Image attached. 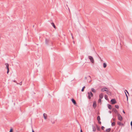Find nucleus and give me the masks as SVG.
<instances>
[{"instance_id":"f257e3e1","label":"nucleus","mask_w":132,"mask_h":132,"mask_svg":"<svg viewBox=\"0 0 132 132\" xmlns=\"http://www.w3.org/2000/svg\"><path fill=\"white\" fill-rule=\"evenodd\" d=\"M88 58L90 60V61L92 63H94V60L93 57L91 56H89Z\"/></svg>"},{"instance_id":"f03ea898","label":"nucleus","mask_w":132,"mask_h":132,"mask_svg":"<svg viewBox=\"0 0 132 132\" xmlns=\"http://www.w3.org/2000/svg\"><path fill=\"white\" fill-rule=\"evenodd\" d=\"M118 119L120 121H122V117L120 114H118Z\"/></svg>"},{"instance_id":"7ed1b4c3","label":"nucleus","mask_w":132,"mask_h":132,"mask_svg":"<svg viewBox=\"0 0 132 132\" xmlns=\"http://www.w3.org/2000/svg\"><path fill=\"white\" fill-rule=\"evenodd\" d=\"M101 90L103 92H104L105 91L108 92L109 91V90L108 88L105 87H104L102 88L101 89Z\"/></svg>"},{"instance_id":"20e7f679","label":"nucleus","mask_w":132,"mask_h":132,"mask_svg":"<svg viewBox=\"0 0 132 132\" xmlns=\"http://www.w3.org/2000/svg\"><path fill=\"white\" fill-rule=\"evenodd\" d=\"M88 98L89 99L91 98V97H92L93 96V94L91 92H88Z\"/></svg>"},{"instance_id":"39448f33","label":"nucleus","mask_w":132,"mask_h":132,"mask_svg":"<svg viewBox=\"0 0 132 132\" xmlns=\"http://www.w3.org/2000/svg\"><path fill=\"white\" fill-rule=\"evenodd\" d=\"M111 102L112 104H115L116 103V101L114 99H112L111 100Z\"/></svg>"},{"instance_id":"423d86ee","label":"nucleus","mask_w":132,"mask_h":132,"mask_svg":"<svg viewBox=\"0 0 132 132\" xmlns=\"http://www.w3.org/2000/svg\"><path fill=\"white\" fill-rule=\"evenodd\" d=\"M43 117L46 120L47 118V115L46 113H44L43 115Z\"/></svg>"},{"instance_id":"0eeeda50","label":"nucleus","mask_w":132,"mask_h":132,"mask_svg":"<svg viewBox=\"0 0 132 132\" xmlns=\"http://www.w3.org/2000/svg\"><path fill=\"white\" fill-rule=\"evenodd\" d=\"M93 107L94 108H95L96 106V103L95 101H94L93 102Z\"/></svg>"},{"instance_id":"6e6552de","label":"nucleus","mask_w":132,"mask_h":132,"mask_svg":"<svg viewBox=\"0 0 132 132\" xmlns=\"http://www.w3.org/2000/svg\"><path fill=\"white\" fill-rule=\"evenodd\" d=\"M50 40L49 39H46L45 40V43L46 44H47L49 42Z\"/></svg>"},{"instance_id":"1a4fd4ad","label":"nucleus","mask_w":132,"mask_h":132,"mask_svg":"<svg viewBox=\"0 0 132 132\" xmlns=\"http://www.w3.org/2000/svg\"><path fill=\"white\" fill-rule=\"evenodd\" d=\"M71 101L72 103L76 105V102L73 99H72Z\"/></svg>"},{"instance_id":"9d476101","label":"nucleus","mask_w":132,"mask_h":132,"mask_svg":"<svg viewBox=\"0 0 132 132\" xmlns=\"http://www.w3.org/2000/svg\"><path fill=\"white\" fill-rule=\"evenodd\" d=\"M103 97V95L102 94H101L99 95V97L100 98H102Z\"/></svg>"},{"instance_id":"9b49d317","label":"nucleus","mask_w":132,"mask_h":132,"mask_svg":"<svg viewBox=\"0 0 132 132\" xmlns=\"http://www.w3.org/2000/svg\"><path fill=\"white\" fill-rule=\"evenodd\" d=\"M5 65H6V68L7 69H9V64L7 63H6Z\"/></svg>"},{"instance_id":"f8f14e48","label":"nucleus","mask_w":132,"mask_h":132,"mask_svg":"<svg viewBox=\"0 0 132 132\" xmlns=\"http://www.w3.org/2000/svg\"><path fill=\"white\" fill-rule=\"evenodd\" d=\"M108 107L109 109H111L112 108L111 106L110 105V104H108Z\"/></svg>"},{"instance_id":"ddd939ff","label":"nucleus","mask_w":132,"mask_h":132,"mask_svg":"<svg viewBox=\"0 0 132 132\" xmlns=\"http://www.w3.org/2000/svg\"><path fill=\"white\" fill-rule=\"evenodd\" d=\"M103 67L104 68H105L107 66V64H106V63H104L103 64Z\"/></svg>"},{"instance_id":"4468645a","label":"nucleus","mask_w":132,"mask_h":132,"mask_svg":"<svg viewBox=\"0 0 132 132\" xmlns=\"http://www.w3.org/2000/svg\"><path fill=\"white\" fill-rule=\"evenodd\" d=\"M51 24L55 28H56V27L53 23H52Z\"/></svg>"},{"instance_id":"2eb2a0df","label":"nucleus","mask_w":132,"mask_h":132,"mask_svg":"<svg viewBox=\"0 0 132 132\" xmlns=\"http://www.w3.org/2000/svg\"><path fill=\"white\" fill-rule=\"evenodd\" d=\"M97 120L98 121H99L100 120V116H98L97 117Z\"/></svg>"},{"instance_id":"dca6fc26","label":"nucleus","mask_w":132,"mask_h":132,"mask_svg":"<svg viewBox=\"0 0 132 132\" xmlns=\"http://www.w3.org/2000/svg\"><path fill=\"white\" fill-rule=\"evenodd\" d=\"M113 110L114 111L115 113H117V111L116 110V109L115 108H113Z\"/></svg>"},{"instance_id":"f3484780","label":"nucleus","mask_w":132,"mask_h":132,"mask_svg":"<svg viewBox=\"0 0 132 132\" xmlns=\"http://www.w3.org/2000/svg\"><path fill=\"white\" fill-rule=\"evenodd\" d=\"M91 90L93 92H95V90L93 88H92L91 89Z\"/></svg>"},{"instance_id":"a211bd4d","label":"nucleus","mask_w":132,"mask_h":132,"mask_svg":"<svg viewBox=\"0 0 132 132\" xmlns=\"http://www.w3.org/2000/svg\"><path fill=\"white\" fill-rule=\"evenodd\" d=\"M93 131H96V130L95 128L94 127H93Z\"/></svg>"},{"instance_id":"6ab92c4d","label":"nucleus","mask_w":132,"mask_h":132,"mask_svg":"<svg viewBox=\"0 0 132 132\" xmlns=\"http://www.w3.org/2000/svg\"><path fill=\"white\" fill-rule=\"evenodd\" d=\"M13 128L11 127V129L10 130L9 132H13Z\"/></svg>"},{"instance_id":"aec40b11","label":"nucleus","mask_w":132,"mask_h":132,"mask_svg":"<svg viewBox=\"0 0 132 132\" xmlns=\"http://www.w3.org/2000/svg\"><path fill=\"white\" fill-rule=\"evenodd\" d=\"M111 129L110 128H109L106 130V131L107 132H109L110 131Z\"/></svg>"},{"instance_id":"412c9836","label":"nucleus","mask_w":132,"mask_h":132,"mask_svg":"<svg viewBox=\"0 0 132 132\" xmlns=\"http://www.w3.org/2000/svg\"><path fill=\"white\" fill-rule=\"evenodd\" d=\"M115 106L118 109L119 108V106L118 105H115Z\"/></svg>"},{"instance_id":"4be33fe9","label":"nucleus","mask_w":132,"mask_h":132,"mask_svg":"<svg viewBox=\"0 0 132 132\" xmlns=\"http://www.w3.org/2000/svg\"><path fill=\"white\" fill-rule=\"evenodd\" d=\"M117 124L119 125H121V123L120 122H118Z\"/></svg>"},{"instance_id":"5701e85b","label":"nucleus","mask_w":132,"mask_h":132,"mask_svg":"<svg viewBox=\"0 0 132 132\" xmlns=\"http://www.w3.org/2000/svg\"><path fill=\"white\" fill-rule=\"evenodd\" d=\"M97 129L98 130H100V128L98 127L97 126Z\"/></svg>"},{"instance_id":"b1692460","label":"nucleus","mask_w":132,"mask_h":132,"mask_svg":"<svg viewBox=\"0 0 132 132\" xmlns=\"http://www.w3.org/2000/svg\"><path fill=\"white\" fill-rule=\"evenodd\" d=\"M115 125V122H113L112 123V126H114Z\"/></svg>"},{"instance_id":"393cba45","label":"nucleus","mask_w":132,"mask_h":132,"mask_svg":"<svg viewBox=\"0 0 132 132\" xmlns=\"http://www.w3.org/2000/svg\"><path fill=\"white\" fill-rule=\"evenodd\" d=\"M85 88V86L83 87L81 90V91L82 92H83L84 91V89Z\"/></svg>"},{"instance_id":"a878e982","label":"nucleus","mask_w":132,"mask_h":132,"mask_svg":"<svg viewBox=\"0 0 132 132\" xmlns=\"http://www.w3.org/2000/svg\"><path fill=\"white\" fill-rule=\"evenodd\" d=\"M107 94H108L109 95H110L111 94V93L110 92H109L108 91V92H107Z\"/></svg>"},{"instance_id":"bb28decb","label":"nucleus","mask_w":132,"mask_h":132,"mask_svg":"<svg viewBox=\"0 0 132 132\" xmlns=\"http://www.w3.org/2000/svg\"><path fill=\"white\" fill-rule=\"evenodd\" d=\"M125 94H126V96L127 97V100H128V96L127 95L126 93V92H125Z\"/></svg>"},{"instance_id":"cd10ccee","label":"nucleus","mask_w":132,"mask_h":132,"mask_svg":"<svg viewBox=\"0 0 132 132\" xmlns=\"http://www.w3.org/2000/svg\"><path fill=\"white\" fill-rule=\"evenodd\" d=\"M9 69H7V73L8 74L9 72Z\"/></svg>"},{"instance_id":"c85d7f7f","label":"nucleus","mask_w":132,"mask_h":132,"mask_svg":"<svg viewBox=\"0 0 132 132\" xmlns=\"http://www.w3.org/2000/svg\"><path fill=\"white\" fill-rule=\"evenodd\" d=\"M101 98H100L98 100V102H101Z\"/></svg>"},{"instance_id":"c756f323","label":"nucleus","mask_w":132,"mask_h":132,"mask_svg":"<svg viewBox=\"0 0 132 132\" xmlns=\"http://www.w3.org/2000/svg\"><path fill=\"white\" fill-rule=\"evenodd\" d=\"M104 127L103 126H102V127L101 129H102L104 130Z\"/></svg>"},{"instance_id":"7c9ffc66","label":"nucleus","mask_w":132,"mask_h":132,"mask_svg":"<svg viewBox=\"0 0 132 132\" xmlns=\"http://www.w3.org/2000/svg\"><path fill=\"white\" fill-rule=\"evenodd\" d=\"M32 132H35L34 130L32 129Z\"/></svg>"},{"instance_id":"2f4dec72","label":"nucleus","mask_w":132,"mask_h":132,"mask_svg":"<svg viewBox=\"0 0 132 132\" xmlns=\"http://www.w3.org/2000/svg\"><path fill=\"white\" fill-rule=\"evenodd\" d=\"M19 84L20 85H21L22 84V82H20Z\"/></svg>"},{"instance_id":"473e14b6","label":"nucleus","mask_w":132,"mask_h":132,"mask_svg":"<svg viewBox=\"0 0 132 132\" xmlns=\"http://www.w3.org/2000/svg\"><path fill=\"white\" fill-rule=\"evenodd\" d=\"M13 81L14 82H15L16 83V81L15 80H14Z\"/></svg>"},{"instance_id":"72a5a7b5","label":"nucleus","mask_w":132,"mask_h":132,"mask_svg":"<svg viewBox=\"0 0 132 132\" xmlns=\"http://www.w3.org/2000/svg\"><path fill=\"white\" fill-rule=\"evenodd\" d=\"M106 98H107V96L105 95V99H106Z\"/></svg>"},{"instance_id":"f704fd0d","label":"nucleus","mask_w":132,"mask_h":132,"mask_svg":"<svg viewBox=\"0 0 132 132\" xmlns=\"http://www.w3.org/2000/svg\"><path fill=\"white\" fill-rule=\"evenodd\" d=\"M125 91L127 92V93L128 94H129L128 92L127 91V90H126Z\"/></svg>"},{"instance_id":"c9c22d12","label":"nucleus","mask_w":132,"mask_h":132,"mask_svg":"<svg viewBox=\"0 0 132 132\" xmlns=\"http://www.w3.org/2000/svg\"><path fill=\"white\" fill-rule=\"evenodd\" d=\"M113 120L114 121H115V118H113Z\"/></svg>"},{"instance_id":"e433bc0d","label":"nucleus","mask_w":132,"mask_h":132,"mask_svg":"<svg viewBox=\"0 0 132 132\" xmlns=\"http://www.w3.org/2000/svg\"><path fill=\"white\" fill-rule=\"evenodd\" d=\"M98 122H99V123H100V124H101V121H98Z\"/></svg>"},{"instance_id":"4c0bfd02","label":"nucleus","mask_w":132,"mask_h":132,"mask_svg":"<svg viewBox=\"0 0 132 132\" xmlns=\"http://www.w3.org/2000/svg\"><path fill=\"white\" fill-rule=\"evenodd\" d=\"M80 132H82V130L81 129V130H80Z\"/></svg>"},{"instance_id":"58836bf2","label":"nucleus","mask_w":132,"mask_h":132,"mask_svg":"<svg viewBox=\"0 0 132 132\" xmlns=\"http://www.w3.org/2000/svg\"><path fill=\"white\" fill-rule=\"evenodd\" d=\"M123 112L124 113H125V112L124 110L123 111Z\"/></svg>"},{"instance_id":"ea45409f","label":"nucleus","mask_w":132,"mask_h":132,"mask_svg":"<svg viewBox=\"0 0 132 132\" xmlns=\"http://www.w3.org/2000/svg\"><path fill=\"white\" fill-rule=\"evenodd\" d=\"M34 26L33 25V27H34Z\"/></svg>"},{"instance_id":"a19ab883","label":"nucleus","mask_w":132,"mask_h":132,"mask_svg":"<svg viewBox=\"0 0 132 132\" xmlns=\"http://www.w3.org/2000/svg\"><path fill=\"white\" fill-rule=\"evenodd\" d=\"M53 123L54 124V122H53L52 123Z\"/></svg>"},{"instance_id":"79ce46f5","label":"nucleus","mask_w":132,"mask_h":132,"mask_svg":"<svg viewBox=\"0 0 132 132\" xmlns=\"http://www.w3.org/2000/svg\"><path fill=\"white\" fill-rule=\"evenodd\" d=\"M72 38L73 39V36H72Z\"/></svg>"},{"instance_id":"37998d69","label":"nucleus","mask_w":132,"mask_h":132,"mask_svg":"<svg viewBox=\"0 0 132 132\" xmlns=\"http://www.w3.org/2000/svg\"><path fill=\"white\" fill-rule=\"evenodd\" d=\"M40 38V37H39V38Z\"/></svg>"},{"instance_id":"c03bdc74","label":"nucleus","mask_w":132,"mask_h":132,"mask_svg":"<svg viewBox=\"0 0 132 132\" xmlns=\"http://www.w3.org/2000/svg\"><path fill=\"white\" fill-rule=\"evenodd\" d=\"M110 112V113H111V112Z\"/></svg>"},{"instance_id":"a18cd8bd","label":"nucleus","mask_w":132,"mask_h":132,"mask_svg":"<svg viewBox=\"0 0 132 132\" xmlns=\"http://www.w3.org/2000/svg\"><path fill=\"white\" fill-rule=\"evenodd\" d=\"M110 112V113H111V112Z\"/></svg>"}]
</instances>
